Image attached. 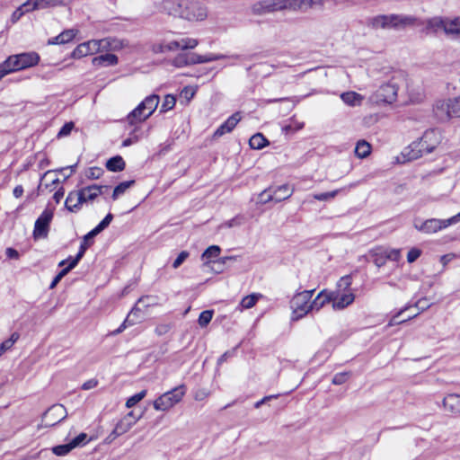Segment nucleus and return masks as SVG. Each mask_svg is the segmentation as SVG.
<instances>
[{
  "label": "nucleus",
  "mask_w": 460,
  "mask_h": 460,
  "mask_svg": "<svg viewBox=\"0 0 460 460\" xmlns=\"http://www.w3.org/2000/svg\"><path fill=\"white\" fill-rule=\"evenodd\" d=\"M323 6V0H261L252 4L251 11L255 15H263L282 10L305 11Z\"/></svg>",
  "instance_id": "1"
},
{
  "label": "nucleus",
  "mask_w": 460,
  "mask_h": 460,
  "mask_svg": "<svg viewBox=\"0 0 460 460\" xmlns=\"http://www.w3.org/2000/svg\"><path fill=\"white\" fill-rule=\"evenodd\" d=\"M442 139L443 136L440 130L437 128L427 129L421 137L411 142L402 150V156L404 161L416 160L435 151L441 144Z\"/></svg>",
  "instance_id": "2"
},
{
  "label": "nucleus",
  "mask_w": 460,
  "mask_h": 460,
  "mask_svg": "<svg viewBox=\"0 0 460 460\" xmlns=\"http://www.w3.org/2000/svg\"><path fill=\"white\" fill-rule=\"evenodd\" d=\"M405 82V74L397 71L393 74L389 81L382 84L371 99L376 103H393L396 101L399 87Z\"/></svg>",
  "instance_id": "3"
},
{
  "label": "nucleus",
  "mask_w": 460,
  "mask_h": 460,
  "mask_svg": "<svg viewBox=\"0 0 460 460\" xmlns=\"http://www.w3.org/2000/svg\"><path fill=\"white\" fill-rule=\"evenodd\" d=\"M39 61L40 56L35 52L10 56L0 65V78L7 74L34 66Z\"/></svg>",
  "instance_id": "4"
},
{
  "label": "nucleus",
  "mask_w": 460,
  "mask_h": 460,
  "mask_svg": "<svg viewBox=\"0 0 460 460\" xmlns=\"http://www.w3.org/2000/svg\"><path fill=\"white\" fill-rule=\"evenodd\" d=\"M314 290H304L294 295L290 300L291 320L298 321L312 312L311 299Z\"/></svg>",
  "instance_id": "5"
},
{
  "label": "nucleus",
  "mask_w": 460,
  "mask_h": 460,
  "mask_svg": "<svg viewBox=\"0 0 460 460\" xmlns=\"http://www.w3.org/2000/svg\"><path fill=\"white\" fill-rule=\"evenodd\" d=\"M185 394L186 386L184 385H178L157 397L153 402L154 409L156 411H167L179 403L184 397Z\"/></svg>",
  "instance_id": "6"
},
{
  "label": "nucleus",
  "mask_w": 460,
  "mask_h": 460,
  "mask_svg": "<svg viewBox=\"0 0 460 460\" xmlns=\"http://www.w3.org/2000/svg\"><path fill=\"white\" fill-rule=\"evenodd\" d=\"M159 96L152 94L147 96L135 110L128 116L130 124H136L146 120L155 111L159 104Z\"/></svg>",
  "instance_id": "7"
},
{
  "label": "nucleus",
  "mask_w": 460,
  "mask_h": 460,
  "mask_svg": "<svg viewBox=\"0 0 460 460\" xmlns=\"http://www.w3.org/2000/svg\"><path fill=\"white\" fill-rule=\"evenodd\" d=\"M111 47L110 39L91 40L79 44L72 52L74 58H81L100 51L110 49Z\"/></svg>",
  "instance_id": "8"
},
{
  "label": "nucleus",
  "mask_w": 460,
  "mask_h": 460,
  "mask_svg": "<svg viewBox=\"0 0 460 460\" xmlns=\"http://www.w3.org/2000/svg\"><path fill=\"white\" fill-rule=\"evenodd\" d=\"M208 16V8L198 1H183L181 19L189 22H201Z\"/></svg>",
  "instance_id": "9"
},
{
  "label": "nucleus",
  "mask_w": 460,
  "mask_h": 460,
  "mask_svg": "<svg viewBox=\"0 0 460 460\" xmlns=\"http://www.w3.org/2000/svg\"><path fill=\"white\" fill-rule=\"evenodd\" d=\"M385 30H402L407 27H414L424 24L420 20L407 14H385Z\"/></svg>",
  "instance_id": "10"
},
{
  "label": "nucleus",
  "mask_w": 460,
  "mask_h": 460,
  "mask_svg": "<svg viewBox=\"0 0 460 460\" xmlns=\"http://www.w3.org/2000/svg\"><path fill=\"white\" fill-rule=\"evenodd\" d=\"M292 193L293 190L287 184L281 185L273 190L271 189L264 190L259 194L257 203L264 205L270 201L280 202L288 199Z\"/></svg>",
  "instance_id": "11"
},
{
  "label": "nucleus",
  "mask_w": 460,
  "mask_h": 460,
  "mask_svg": "<svg viewBox=\"0 0 460 460\" xmlns=\"http://www.w3.org/2000/svg\"><path fill=\"white\" fill-rule=\"evenodd\" d=\"M436 114L440 119L460 117V98L456 97L437 102Z\"/></svg>",
  "instance_id": "12"
},
{
  "label": "nucleus",
  "mask_w": 460,
  "mask_h": 460,
  "mask_svg": "<svg viewBox=\"0 0 460 460\" xmlns=\"http://www.w3.org/2000/svg\"><path fill=\"white\" fill-rule=\"evenodd\" d=\"M66 416V409L62 404H54L44 412L41 421L45 427H52L65 420Z\"/></svg>",
  "instance_id": "13"
},
{
  "label": "nucleus",
  "mask_w": 460,
  "mask_h": 460,
  "mask_svg": "<svg viewBox=\"0 0 460 460\" xmlns=\"http://www.w3.org/2000/svg\"><path fill=\"white\" fill-rule=\"evenodd\" d=\"M53 209L49 208L41 213L35 222L33 236L35 239L46 238L49 230V224L53 218Z\"/></svg>",
  "instance_id": "14"
},
{
  "label": "nucleus",
  "mask_w": 460,
  "mask_h": 460,
  "mask_svg": "<svg viewBox=\"0 0 460 460\" xmlns=\"http://www.w3.org/2000/svg\"><path fill=\"white\" fill-rule=\"evenodd\" d=\"M454 222L451 221V217L448 219H437L431 218L428 219L420 224L417 222L414 223V227L422 233L425 234H434L442 229L447 228V226L453 225Z\"/></svg>",
  "instance_id": "15"
},
{
  "label": "nucleus",
  "mask_w": 460,
  "mask_h": 460,
  "mask_svg": "<svg viewBox=\"0 0 460 460\" xmlns=\"http://www.w3.org/2000/svg\"><path fill=\"white\" fill-rule=\"evenodd\" d=\"M75 165L73 166H69V167H65V168H61L59 170H56V171H47L41 177L40 179V183L38 187V190L40 192H51L53 190H56L58 184L59 183V179L58 177L55 174L56 172H62L64 170H67V169H70L71 171V173H73L75 172Z\"/></svg>",
  "instance_id": "16"
},
{
  "label": "nucleus",
  "mask_w": 460,
  "mask_h": 460,
  "mask_svg": "<svg viewBox=\"0 0 460 460\" xmlns=\"http://www.w3.org/2000/svg\"><path fill=\"white\" fill-rule=\"evenodd\" d=\"M183 0H162L157 4L160 13L181 19Z\"/></svg>",
  "instance_id": "17"
},
{
  "label": "nucleus",
  "mask_w": 460,
  "mask_h": 460,
  "mask_svg": "<svg viewBox=\"0 0 460 460\" xmlns=\"http://www.w3.org/2000/svg\"><path fill=\"white\" fill-rule=\"evenodd\" d=\"M332 308L334 310H342L353 303L355 296L349 290L345 293H341V290L332 291Z\"/></svg>",
  "instance_id": "18"
},
{
  "label": "nucleus",
  "mask_w": 460,
  "mask_h": 460,
  "mask_svg": "<svg viewBox=\"0 0 460 460\" xmlns=\"http://www.w3.org/2000/svg\"><path fill=\"white\" fill-rule=\"evenodd\" d=\"M241 120V115L239 112H235L229 117L215 132L213 135L214 138H218L226 133L231 132L237 123Z\"/></svg>",
  "instance_id": "19"
},
{
  "label": "nucleus",
  "mask_w": 460,
  "mask_h": 460,
  "mask_svg": "<svg viewBox=\"0 0 460 460\" xmlns=\"http://www.w3.org/2000/svg\"><path fill=\"white\" fill-rule=\"evenodd\" d=\"M444 409L451 414H460V394H449L442 401Z\"/></svg>",
  "instance_id": "20"
},
{
  "label": "nucleus",
  "mask_w": 460,
  "mask_h": 460,
  "mask_svg": "<svg viewBox=\"0 0 460 460\" xmlns=\"http://www.w3.org/2000/svg\"><path fill=\"white\" fill-rule=\"evenodd\" d=\"M332 291L322 290L314 300L311 299V308L312 311L318 312L322 309L327 303L332 302L333 299Z\"/></svg>",
  "instance_id": "21"
},
{
  "label": "nucleus",
  "mask_w": 460,
  "mask_h": 460,
  "mask_svg": "<svg viewBox=\"0 0 460 460\" xmlns=\"http://www.w3.org/2000/svg\"><path fill=\"white\" fill-rule=\"evenodd\" d=\"M446 17H433L425 22L426 33H438L442 31L445 33Z\"/></svg>",
  "instance_id": "22"
},
{
  "label": "nucleus",
  "mask_w": 460,
  "mask_h": 460,
  "mask_svg": "<svg viewBox=\"0 0 460 460\" xmlns=\"http://www.w3.org/2000/svg\"><path fill=\"white\" fill-rule=\"evenodd\" d=\"M146 298H148L146 296ZM146 299V297H140L137 303V305L132 308V310L130 311V313L128 314L127 318L124 320V322L120 324V326L116 329L115 331L111 332V335H118L119 333H121L128 326H131V325H134L136 323V322L134 321V319L132 318L134 315L137 314V312H139V308L137 307V305L140 304V303H143L144 300Z\"/></svg>",
  "instance_id": "23"
},
{
  "label": "nucleus",
  "mask_w": 460,
  "mask_h": 460,
  "mask_svg": "<svg viewBox=\"0 0 460 460\" xmlns=\"http://www.w3.org/2000/svg\"><path fill=\"white\" fill-rule=\"evenodd\" d=\"M82 204V196L79 190L69 192L65 201V206L70 212H77L81 208Z\"/></svg>",
  "instance_id": "24"
},
{
  "label": "nucleus",
  "mask_w": 460,
  "mask_h": 460,
  "mask_svg": "<svg viewBox=\"0 0 460 460\" xmlns=\"http://www.w3.org/2000/svg\"><path fill=\"white\" fill-rule=\"evenodd\" d=\"M445 34L449 37H460V16L455 18L446 17Z\"/></svg>",
  "instance_id": "25"
},
{
  "label": "nucleus",
  "mask_w": 460,
  "mask_h": 460,
  "mask_svg": "<svg viewBox=\"0 0 460 460\" xmlns=\"http://www.w3.org/2000/svg\"><path fill=\"white\" fill-rule=\"evenodd\" d=\"M102 188L103 186L92 185L80 190L79 193L82 196V202L84 203L96 199L102 193Z\"/></svg>",
  "instance_id": "26"
},
{
  "label": "nucleus",
  "mask_w": 460,
  "mask_h": 460,
  "mask_svg": "<svg viewBox=\"0 0 460 460\" xmlns=\"http://www.w3.org/2000/svg\"><path fill=\"white\" fill-rule=\"evenodd\" d=\"M78 33V30L69 29L62 31L58 36L49 40V44H66L73 40Z\"/></svg>",
  "instance_id": "27"
},
{
  "label": "nucleus",
  "mask_w": 460,
  "mask_h": 460,
  "mask_svg": "<svg viewBox=\"0 0 460 460\" xmlns=\"http://www.w3.org/2000/svg\"><path fill=\"white\" fill-rule=\"evenodd\" d=\"M119 58L114 54H104L101 55L99 57H95L93 58L92 63L93 66H115L118 64Z\"/></svg>",
  "instance_id": "28"
},
{
  "label": "nucleus",
  "mask_w": 460,
  "mask_h": 460,
  "mask_svg": "<svg viewBox=\"0 0 460 460\" xmlns=\"http://www.w3.org/2000/svg\"><path fill=\"white\" fill-rule=\"evenodd\" d=\"M221 248L218 245H211L208 247L205 252L201 255V260L204 262V265H208L211 262H214V259L217 258L220 255Z\"/></svg>",
  "instance_id": "29"
},
{
  "label": "nucleus",
  "mask_w": 460,
  "mask_h": 460,
  "mask_svg": "<svg viewBox=\"0 0 460 460\" xmlns=\"http://www.w3.org/2000/svg\"><path fill=\"white\" fill-rule=\"evenodd\" d=\"M341 100L349 106H359L364 97L356 92H347L341 95Z\"/></svg>",
  "instance_id": "30"
},
{
  "label": "nucleus",
  "mask_w": 460,
  "mask_h": 460,
  "mask_svg": "<svg viewBox=\"0 0 460 460\" xmlns=\"http://www.w3.org/2000/svg\"><path fill=\"white\" fill-rule=\"evenodd\" d=\"M373 256L374 263L378 267H382L385 264L388 260L386 249L382 247H377L371 252Z\"/></svg>",
  "instance_id": "31"
},
{
  "label": "nucleus",
  "mask_w": 460,
  "mask_h": 460,
  "mask_svg": "<svg viewBox=\"0 0 460 460\" xmlns=\"http://www.w3.org/2000/svg\"><path fill=\"white\" fill-rule=\"evenodd\" d=\"M125 165V161L120 155L111 157L106 163V168L111 172H121L124 170Z\"/></svg>",
  "instance_id": "32"
},
{
  "label": "nucleus",
  "mask_w": 460,
  "mask_h": 460,
  "mask_svg": "<svg viewBox=\"0 0 460 460\" xmlns=\"http://www.w3.org/2000/svg\"><path fill=\"white\" fill-rule=\"evenodd\" d=\"M371 145L366 140H359L355 147V155L360 159L367 157L371 153Z\"/></svg>",
  "instance_id": "33"
},
{
  "label": "nucleus",
  "mask_w": 460,
  "mask_h": 460,
  "mask_svg": "<svg viewBox=\"0 0 460 460\" xmlns=\"http://www.w3.org/2000/svg\"><path fill=\"white\" fill-rule=\"evenodd\" d=\"M385 14H380L374 17H370L367 21V26L374 29H383L385 30Z\"/></svg>",
  "instance_id": "34"
},
{
  "label": "nucleus",
  "mask_w": 460,
  "mask_h": 460,
  "mask_svg": "<svg viewBox=\"0 0 460 460\" xmlns=\"http://www.w3.org/2000/svg\"><path fill=\"white\" fill-rule=\"evenodd\" d=\"M113 218L112 214L109 213L97 226H95L92 231L88 233L89 237H94L99 234L102 231H103L111 222Z\"/></svg>",
  "instance_id": "35"
},
{
  "label": "nucleus",
  "mask_w": 460,
  "mask_h": 460,
  "mask_svg": "<svg viewBox=\"0 0 460 460\" xmlns=\"http://www.w3.org/2000/svg\"><path fill=\"white\" fill-rule=\"evenodd\" d=\"M113 218L112 214L109 213L97 226H95L92 231L88 233L89 237H94L99 234L102 231H103L111 222Z\"/></svg>",
  "instance_id": "36"
},
{
  "label": "nucleus",
  "mask_w": 460,
  "mask_h": 460,
  "mask_svg": "<svg viewBox=\"0 0 460 460\" xmlns=\"http://www.w3.org/2000/svg\"><path fill=\"white\" fill-rule=\"evenodd\" d=\"M249 145L252 149L259 150L268 145V141L262 134L257 133L250 138Z\"/></svg>",
  "instance_id": "37"
},
{
  "label": "nucleus",
  "mask_w": 460,
  "mask_h": 460,
  "mask_svg": "<svg viewBox=\"0 0 460 460\" xmlns=\"http://www.w3.org/2000/svg\"><path fill=\"white\" fill-rule=\"evenodd\" d=\"M134 425L132 422H129L128 419L121 418L114 427L115 432L119 436L128 432Z\"/></svg>",
  "instance_id": "38"
},
{
  "label": "nucleus",
  "mask_w": 460,
  "mask_h": 460,
  "mask_svg": "<svg viewBox=\"0 0 460 460\" xmlns=\"http://www.w3.org/2000/svg\"><path fill=\"white\" fill-rule=\"evenodd\" d=\"M176 67H183L192 65L190 63V53H181L177 55L172 61Z\"/></svg>",
  "instance_id": "39"
},
{
  "label": "nucleus",
  "mask_w": 460,
  "mask_h": 460,
  "mask_svg": "<svg viewBox=\"0 0 460 460\" xmlns=\"http://www.w3.org/2000/svg\"><path fill=\"white\" fill-rule=\"evenodd\" d=\"M261 297V294L248 295L242 299L240 305L242 306L243 309H250L255 305V304Z\"/></svg>",
  "instance_id": "40"
},
{
  "label": "nucleus",
  "mask_w": 460,
  "mask_h": 460,
  "mask_svg": "<svg viewBox=\"0 0 460 460\" xmlns=\"http://www.w3.org/2000/svg\"><path fill=\"white\" fill-rule=\"evenodd\" d=\"M76 260H71L69 265L63 269L52 280L50 288H54L58 283L72 270L76 266Z\"/></svg>",
  "instance_id": "41"
},
{
  "label": "nucleus",
  "mask_w": 460,
  "mask_h": 460,
  "mask_svg": "<svg viewBox=\"0 0 460 460\" xmlns=\"http://www.w3.org/2000/svg\"><path fill=\"white\" fill-rule=\"evenodd\" d=\"M40 9L66 5L70 0H38Z\"/></svg>",
  "instance_id": "42"
},
{
  "label": "nucleus",
  "mask_w": 460,
  "mask_h": 460,
  "mask_svg": "<svg viewBox=\"0 0 460 460\" xmlns=\"http://www.w3.org/2000/svg\"><path fill=\"white\" fill-rule=\"evenodd\" d=\"M135 183L134 181H123L119 183L118 186L115 187L113 193H112V199L116 200L120 195H122L128 188H130Z\"/></svg>",
  "instance_id": "43"
},
{
  "label": "nucleus",
  "mask_w": 460,
  "mask_h": 460,
  "mask_svg": "<svg viewBox=\"0 0 460 460\" xmlns=\"http://www.w3.org/2000/svg\"><path fill=\"white\" fill-rule=\"evenodd\" d=\"M93 238V237H89L88 234L84 236V240H83V243H81L79 252H78L77 255L73 259V260H76V264L82 259V257L84 256V254L85 251L87 250V248L92 245V239Z\"/></svg>",
  "instance_id": "44"
},
{
  "label": "nucleus",
  "mask_w": 460,
  "mask_h": 460,
  "mask_svg": "<svg viewBox=\"0 0 460 460\" xmlns=\"http://www.w3.org/2000/svg\"><path fill=\"white\" fill-rule=\"evenodd\" d=\"M175 103H176L175 97L173 95L167 94L164 97V100L161 105L160 112H166V111L172 110L175 106Z\"/></svg>",
  "instance_id": "45"
},
{
  "label": "nucleus",
  "mask_w": 460,
  "mask_h": 460,
  "mask_svg": "<svg viewBox=\"0 0 460 460\" xmlns=\"http://www.w3.org/2000/svg\"><path fill=\"white\" fill-rule=\"evenodd\" d=\"M179 49H194L198 46L199 41L196 39L192 38H183L178 40Z\"/></svg>",
  "instance_id": "46"
},
{
  "label": "nucleus",
  "mask_w": 460,
  "mask_h": 460,
  "mask_svg": "<svg viewBox=\"0 0 460 460\" xmlns=\"http://www.w3.org/2000/svg\"><path fill=\"white\" fill-rule=\"evenodd\" d=\"M146 395V390H142L141 392L134 394L133 396L129 397L126 402V407L127 408H132L137 403H138L141 400H143Z\"/></svg>",
  "instance_id": "47"
},
{
  "label": "nucleus",
  "mask_w": 460,
  "mask_h": 460,
  "mask_svg": "<svg viewBox=\"0 0 460 460\" xmlns=\"http://www.w3.org/2000/svg\"><path fill=\"white\" fill-rule=\"evenodd\" d=\"M214 312L212 310H206L201 312L199 316L198 323L200 327H206L212 320Z\"/></svg>",
  "instance_id": "48"
},
{
  "label": "nucleus",
  "mask_w": 460,
  "mask_h": 460,
  "mask_svg": "<svg viewBox=\"0 0 460 460\" xmlns=\"http://www.w3.org/2000/svg\"><path fill=\"white\" fill-rule=\"evenodd\" d=\"M19 333L13 332L8 340L3 341L0 344L1 350L5 352L6 350L10 349L13 346V344L19 340Z\"/></svg>",
  "instance_id": "49"
},
{
  "label": "nucleus",
  "mask_w": 460,
  "mask_h": 460,
  "mask_svg": "<svg viewBox=\"0 0 460 460\" xmlns=\"http://www.w3.org/2000/svg\"><path fill=\"white\" fill-rule=\"evenodd\" d=\"M73 448L72 445L69 443L67 444H65V445H59V446H56L52 448V452L56 455V456H66L67 455Z\"/></svg>",
  "instance_id": "50"
},
{
  "label": "nucleus",
  "mask_w": 460,
  "mask_h": 460,
  "mask_svg": "<svg viewBox=\"0 0 460 460\" xmlns=\"http://www.w3.org/2000/svg\"><path fill=\"white\" fill-rule=\"evenodd\" d=\"M338 192H339V190H332L330 192L314 194V199H317V200H321V201L330 200L332 199H334L336 197V195L338 194Z\"/></svg>",
  "instance_id": "51"
},
{
  "label": "nucleus",
  "mask_w": 460,
  "mask_h": 460,
  "mask_svg": "<svg viewBox=\"0 0 460 460\" xmlns=\"http://www.w3.org/2000/svg\"><path fill=\"white\" fill-rule=\"evenodd\" d=\"M87 443V434L80 433L77 437H75L73 440L70 441L73 448L85 445Z\"/></svg>",
  "instance_id": "52"
},
{
  "label": "nucleus",
  "mask_w": 460,
  "mask_h": 460,
  "mask_svg": "<svg viewBox=\"0 0 460 460\" xmlns=\"http://www.w3.org/2000/svg\"><path fill=\"white\" fill-rule=\"evenodd\" d=\"M26 13L40 10L38 0H27L22 4Z\"/></svg>",
  "instance_id": "53"
},
{
  "label": "nucleus",
  "mask_w": 460,
  "mask_h": 460,
  "mask_svg": "<svg viewBox=\"0 0 460 460\" xmlns=\"http://www.w3.org/2000/svg\"><path fill=\"white\" fill-rule=\"evenodd\" d=\"M75 125L72 121L66 123L58 133V137H64L68 136L73 130Z\"/></svg>",
  "instance_id": "54"
},
{
  "label": "nucleus",
  "mask_w": 460,
  "mask_h": 460,
  "mask_svg": "<svg viewBox=\"0 0 460 460\" xmlns=\"http://www.w3.org/2000/svg\"><path fill=\"white\" fill-rule=\"evenodd\" d=\"M189 255H190V253L187 251H182L181 252H180L178 257L173 261L172 267L174 269L179 268L184 262V261L189 257Z\"/></svg>",
  "instance_id": "55"
},
{
  "label": "nucleus",
  "mask_w": 460,
  "mask_h": 460,
  "mask_svg": "<svg viewBox=\"0 0 460 460\" xmlns=\"http://www.w3.org/2000/svg\"><path fill=\"white\" fill-rule=\"evenodd\" d=\"M25 13L26 11L23 9V6L20 5L11 15L12 23H16Z\"/></svg>",
  "instance_id": "56"
},
{
  "label": "nucleus",
  "mask_w": 460,
  "mask_h": 460,
  "mask_svg": "<svg viewBox=\"0 0 460 460\" xmlns=\"http://www.w3.org/2000/svg\"><path fill=\"white\" fill-rule=\"evenodd\" d=\"M421 254V251L418 248H412L407 254V261L409 263L414 262Z\"/></svg>",
  "instance_id": "57"
},
{
  "label": "nucleus",
  "mask_w": 460,
  "mask_h": 460,
  "mask_svg": "<svg viewBox=\"0 0 460 460\" xmlns=\"http://www.w3.org/2000/svg\"><path fill=\"white\" fill-rule=\"evenodd\" d=\"M351 285V277L347 275V276H344L342 278H341V279L339 280L337 286H338V290H340L341 288H343L344 290L348 289Z\"/></svg>",
  "instance_id": "58"
},
{
  "label": "nucleus",
  "mask_w": 460,
  "mask_h": 460,
  "mask_svg": "<svg viewBox=\"0 0 460 460\" xmlns=\"http://www.w3.org/2000/svg\"><path fill=\"white\" fill-rule=\"evenodd\" d=\"M170 329H171V325L169 323H160L155 327V332L158 336H163V335L166 334L170 331Z\"/></svg>",
  "instance_id": "59"
},
{
  "label": "nucleus",
  "mask_w": 460,
  "mask_h": 460,
  "mask_svg": "<svg viewBox=\"0 0 460 460\" xmlns=\"http://www.w3.org/2000/svg\"><path fill=\"white\" fill-rule=\"evenodd\" d=\"M388 260L398 261L401 257L399 249H386Z\"/></svg>",
  "instance_id": "60"
},
{
  "label": "nucleus",
  "mask_w": 460,
  "mask_h": 460,
  "mask_svg": "<svg viewBox=\"0 0 460 460\" xmlns=\"http://www.w3.org/2000/svg\"><path fill=\"white\" fill-rule=\"evenodd\" d=\"M348 374L347 373H338L332 378V384L334 385H342L347 381Z\"/></svg>",
  "instance_id": "61"
},
{
  "label": "nucleus",
  "mask_w": 460,
  "mask_h": 460,
  "mask_svg": "<svg viewBox=\"0 0 460 460\" xmlns=\"http://www.w3.org/2000/svg\"><path fill=\"white\" fill-rule=\"evenodd\" d=\"M190 63L192 65H195V64L207 63V61H206V58L204 56L199 55L196 53H190Z\"/></svg>",
  "instance_id": "62"
},
{
  "label": "nucleus",
  "mask_w": 460,
  "mask_h": 460,
  "mask_svg": "<svg viewBox=\"0 0 460 460\" xmlns=\"http://www.w3.org/2000/svg\"><path fill=\"white\" fill-rule=\"evenodd\" d=\"M98 385V381L96 379H90L84 382L82 385V389L90 390L95 388Z\"/></svg>",
  "instance_id": "63"
},
{
  "label": "nucleus",
  "mask_w": 460,
  "mask_h": 460,
  "mask_svg": "<svg viewBox=\"0 0 460 460\" xmlns=\"http://www.w3.org/2000/svg\"><path fill=\"white\" fill-rule=\"evenodd\" d=\"M65 195V190L63 187H59L54 193L53 199L57 203H59Z\"/></svg>",
  "instance_id": "64"
}]
</instances>
